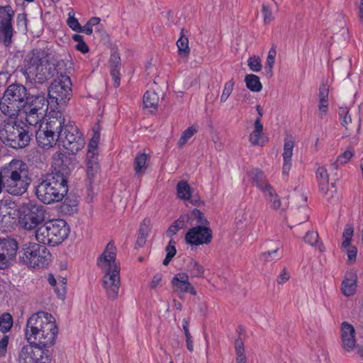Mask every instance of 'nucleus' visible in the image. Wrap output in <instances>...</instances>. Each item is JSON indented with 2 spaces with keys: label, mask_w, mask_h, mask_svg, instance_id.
I'll return each instance as SVG.
<instances>
[{
  "label": "nucleus",
  "mask_w": 363,
  "mask_h": 363,
  "mask_svg": "<svg viewBox=\"0 0 363 363\" xmlns=\"http://www.w3.org/2000/svg\"><path fill=\"white\" fill-rule=\"evenodd\" d=\"M57 334L58 328L52 315L44 311L32 314L25 328V337L29 345L18 352V363H50L48 348L55 345Z\"/></svg>",
  "instance_id": "obj_1"
},
{
  "label": "nucleus",
  "mask_w": 363,
  "mask_h": 363,
  "mask_svg": "<svg viewBox=\"0 0 363 363\" xmlns=\"http://www.w3.org/2000/svg\"><path fill=\"white\" fill-rule=\"evenodd\" d=\"M61 64L64 62H52L48 50L35 49L25 56L20 70L27 83L43 84L55 75L57 67Z\"/></svg>",
  "instance_id": "obj_2"
},
{
  "label": "nucleus",
  "mask_w": 363,
  "mask_h": 363,
  "mask_svg": "<svg viewBox=\"0 0 363 363\" xmlns=\"http://www.w3.org/2000/svg\"><path fill=\"white\" fill-rule=\"evenodd\" d=\"M30 184L27 164L13 160L0 170V193L3 189L13 196H21Z\"/></svg>",
  "instance_id": "obj_3"
},
{
  "label": "nucleus",
  "mask_w": 363,
  "mask_h": 363,
  "mask_svg": "<svg viewBox=\"0 0 363 363\" xmlns=\"http://www.w3.org/2000/svg\"><path fill=\"white\" fill-rule=\"evenodd\" d=\"M67 191V177L59 172L47 175L35 186L37 198L45 204L61 201Z\"/></svg>",
  "instance_id": "obj_4"
},
{
  "label": "nucleus",
  "mask_w": 363,
  "mask_h": 363,
  "mask_svg": "<svg viewBox=\"0 0 363 363\" xmlns=\"http://www.w3.org/2000/svg\"><path fill=\"white\" fill-rule=\"evenodd\" d=\"M0 139L12 148H23L29 144L30 135L27 125L11 118L4 121L0 126Z\"/></svg>",
  "instance_id": "obj_5"
},
{
  "label": "nucleus",
  "mask_w": 363,
  "mask_h": 363,
  "mask_svg": "<svg viewBox=\"0 0 363 363\" xmlns=\"http://www.w3.org/2000/svg\"><path fill=\"white\" fill-rule=\"evenodd\" d=\"M69 228L63 219L46 221L35 230V239L39 243L50 246L61 244L69 235Z\"/></svg>",
  "instance_id": "obj_6"
},
{
  "label": "nucleus",
  "mask_w": 363,
  "mask_h": 363,
  "mask_svg": "<svg viewBox=\"0 0 363 363\" xmlns=\"http://www.w3.org/2000/svg\"><path fill=\"white\" fill-rule=\"evenodd\" d=\"M64 123L65 118L61 113L51 115L46 119L45 123H40L35 133L38 145L43 149H50L57 142L60 143V130Z\"/></svg>",
  "instance_id": "obj_7"
},
{
  "label": "nucleus",
  "mask_w": 363,
  "mask_h": 363,
  "mask_svg": "<svg viewBox=\"0 0 363 363\" xmlns=\"http://www.w3.org/2000/svg\"><path fill=\"white\" fill-rule=\"evenodd\" d=\"M26 88L20 84L9 85L0 100V110L6 116H15L28 98Z\"/></svg>",
  "instance_id": "obj_8"
},
{
  "label": "nucleus",
  "mask_w": 363,
  "mask_h": 363,
  "mask_svg": "<svg viewBox=\"0 0 363 363\" xmlns=\"http://www.w3.org/2000/svg\"><path fill=\"white\" fill-rule=\"evenodd\" d=\"M19 259L28 267H44L50 261L51 254L45 246L30 242L23 245L19 252Z\"/></svg>",
  "instance_id": "obj_9"
},
{
  "label": "nucleus",
  "mask_w": 363,
  "mask_h": 363,
  "mask_svg": "<svg viewBox=\"0 0 363 363\" xmlns=\"http://www.w3.org/2000/svg\"><path fill=\"white\" fill-rule=\"evenodd\" d=\"M56 78L48 88V103L57 105L66 104L72 96V84L69 76L60 72H55Z\"/></svg>",
  "instance_id": "obj_10"
},
{
  "label": "nucleus",
  "mask_w": 363,
  "mask_h": 363,
  "mask_svg": "<svg viewBox=\"0 0 363 363\" xmlns=\"http://www.w3.org/2000/svg\"><path fill=\"white\" fill-rule=\"evenodd\" d=\"M48 103L43 95H31L26 98L21 111L28 125L35 127L41 123L46 114Z\"/></svg>",
  "instance_id": "obj_11"
},
{
  "label": "nucleus",
  "mask_w": 363,
  "mask_h": 363,
  "mask_svg": "<svg viewBox=\"0 0 363 363\" xmlns=\"http://www.w3.org/2000/svg\"><path fill=\"white\" fill-rule=\"evenodd\" d=\"M85 145L84 139L79 132L78 128L73 121L64 123L60 130V144L67 153L76 154L83 149Z\"/></svg>",
  "instance_id": "obj_12"
},
{
  "label": "nucleus",
  "mask_w": 363,
  "mask_h": 363,
  "mask_svg": "<svg viewBox=\"0 0 363 363\" xmlns=\"http://www.w3.org/2000/svg\"><path fill=\"white\" fill-rule=\"evenodd\" d=\"M45 220V211L40 205L29 203L22 207L19 216V223L27 230L40 227Z\"/></svg>",
  "instance_id": "obj_13"
},
{
  "label": "nucleus",
  "mask_w": 363,
  "mask_h": 363,
  "mask_svg": "<svg viewBox=\"0 0 363 363\" xmlns=\"http://www.w3.org/2000/svg\"><path fill=\"white\" fill-rule=\"evenodd\" d=\"M97 265L103 272L121 270L120 264L116 262V247L113 242H109L107 244L97 259Z\"/></svg>",
  "instance_id": "obj_14"
},
{
  "label": "nucleus",
  "mask_w": 363,
  "mask_h": 363,
  "mask_svg": "<svg viewBox=\"0 0 363 363\" xmlns=\"http://www.w3.org/2000/svg\"><path fill=\"white\" fill-rule=\"evenodd\" d=\"M121 270L104 272L102 286L109 300H116L118 297L121 286Z\"/></svg>",
  "instance_id": "obj_15"
},
{
  "label": "nucleus",
  "mask_w": 363,
  "mask_h": 363,
  "mask_svg": "<svg viewBox=\"0 0 363 363\" xmlns=\"http://www.w3.org/2000/svg\"><path fill=\"white\" fill-rule=\"evenodd\" d=\"M211 230L201 225L190 228L185 235L186 243L196 246L208 244L211 241Z\"/></svg>",
  "instance_id": "obj_16"
},
{
  "label": "nucleus",
  "mask_w": 363,
  "mask_h": 363,
  "mask_svg": "<svg viewBox=\"0 0 363 363\" xmlns=\"http://www.w3.org/2000/svg\"><path fill=\"white\" fill-rule=\"evenodd\" d=\"M17 250L18 244L15 240H0V269H4L15 258Z\"/></svg>",
  "instance_id": "obj_17"
},
{
  "label": "nucleus",
  "mask_w": 363,
  "mask_h": 363,
  "mask_svg": "<svg viewBox=\"0 0 363 363\" xmlns=\"http://www.w3.org/2000/svg\"><path fill=\"white\" fill-rule=\"evenodd\" d=\"M171 284L174 291L179 294L186 293L194 296L196 294V291L189 282V275L186 273L182 272L175 274L171 281Z\"/></svg>",
  "instance_id": "obj_18"
},
{
  "label": "nucleus",
  "mask_w": 363,
  "mask_h": 363,
  "mask_svg": "<svg viewBox=\"0 0 363 363\" xmlns=\"http://www.w3.org/2000/svg\"><path fill=\"white\" fill-rule=\"evenodd\" d=\"M341 340L344 350L352 352L358 346L356 343L354 328L347 322L341 324Z\"/></svg>",
  "instance_id": "obj_19"
},
{
  "label": "nucleus",
  "mask_w": 363,
  "mask_h": 363,
  "mask_svg": "<svg viewBox=\"0 0 363 363\" xmlns=\"http://www.w3.org/2000/svg\"><path fill=\"white\" fill-rule=\"evenodd\" d=\"M177 193L179 199L189 201L194 206H199L201 203L198 197L192 196L191 189L186 182L182 181L177 184Z\"/></svg>",
  "instance_id": "obj_20"
},
{
  "label": "nucleus",
  "mask_w": 363,
  "mask_h": 363,
  "mask_svg": "<svg viewBox=\"0 0 363 363\" xmlns=\"http://www.w3.org/2000/svg\"><path fill=\"white\" fill-rule=\"evenodd\" d=\"M294 147V142L291 138H287L284 140V151L282 153L284 160L282 173L284 175H288L291 169Z\"/></svg>",
  "instance_id": "obj_21"
},
{
  "label": "nucleus",
  "mask_w": 363,
  "mask_h": 363,
  "mask_svg": "<svg viewBox=\"0 0 363 363\" xmlns=\"http://www.w3.org/2000/svg\"><path fill=\"white\" fill-rule=\"evenodd\" d=\"M264 126L259 118L254 122V129L249 135V141L253 146H263L268 140L263 136Z\"/></svg>",
  "instance_id": "obj_22"
},
{
  "label": "nucleus",
  "mask_w": 363,
  "mask_h": 363,
  "mask_svg": "<svg viewBox=\"0 0 363 363\" xmlns=\"http://www.w3.org/2000/svg\"><path fill=\"white\" fill-rule=\"evenodd\" d=\"M315 177L320 191L327 195L330 187H333V183H329V174L327 169L323 167H319L315 172Z\"/></svg>",
  "instance_id": "obj_23"
},
{
  "label": "nucleus",
  "mask_w": 363,
  "mask_h": 363,
  "mask_svg": "<svg viewBox=\"0 0 363 363\" xmlns=\"http://www.w3.org/2000/svg\"><path fill=\"white\" fill-rule=\"evenodd\" d=\"M357 277L355 273L350 272L347 274L342 283V292L345 296L354 294L357 288Z\"/></svg>",
  "instance_id": "obj_24"
},
{
  "label": "nucleus",
  "mask_w": 363,
  "mask_h": 363,
  "mask_svg": "<svg viewBox=\"0 0 363 363\" xmlns=\"http://www.w3.org/2000/svg\"><path fill=\"white\" fill-rule=\"evenodd\" d=\"M251 180L262 193L272 186L267 181L264 172L259 169H255L251 172Z\"/></svg>",
  "instance_id": "obj_25"
},
{
  "label": "nucleus",
  "mask_w": 363,
  "mask_h": 363,
  "mask_svg": "<svg viewBox=\"0 0 363 363\" xmlns=\"http://www.w3.org/2000/svg\"><path fill=\"white\" fill-rule=\"evenodd\" d=\"M99 170L98 155L88 156L86 155V174L90 183L94 182Z\"/></svg>",
  "instance_id": "obj_26"
},
{
  "label": "nucleus",
  "mask_w": 363,
  "mask_h": 363,
  "mask_svg": "<svg viewBox=\"0 0 363 363\" xmlns=\"http://www.w3.org/2000/svg\"><path fill=\"white\" fill-rule=\"evenodd\" d=\"M160 98L158 94L152 90H147L143 96V105L145 108L152 112L157 109Z\"/></svg>",
  "instance_id": "obj_27"
},
{
  "label": "nucleus",
  "mask_w": 363,
  "mask_h": 363,
  "mask_svg": "<svg viewBox=\"0 0 363 363\" xmlns=\"http://www.w3.org/2000/svg\"><path fill=\"white\" fill-rule=\"evenodd\" d=\"M189 222V216L188 214L182 215L179 218L174 221L168 228L167 235L172 237L177 234L181 230L187 227V223Z\"/></svg>",
  "instance_id": "obj_28"
},
{
  "label": "nucleus",
  "mask_w": 363,
  "mask_h": 363,
  "mask_svg": "<svg viewBox=\"0 0 363 363\" xmlns=\"http://www.w3.org/2000/svg\"><path fill=\"white\" fill-rule=\"evenodd\" d=\"M147 155L145 153L138 154L135 156L133 166L137 177H141L145 174L147 169Z\"/></svg>",
  "instance_id": "obj_29"
},
{
  "label": "nucleus",
  "mask_w": 363,
  "mask_h": 363,
  "mask_svg": "<svg viewBox=\"0 0 363 363\" xmlns=\"http://www.w3.org/2000/svg\"><path fill=\"white\" fill-rule=\"evenodd\" d=\"M303 240L307 244L316 247L320 252H325V248L323 242L319 240L318 234L316 231L307 232Z\"/></svg>",
  "instance_id": "obj_30"
},
{
  "label": "nucleus",
  "mask_w": 363,
  "mask_h": 363,
  "mask_svg": "<svg viewBox=\"0 0 363 363\" xmlns=\"http://www.w3.org/2000/svg\"><path fill=\"white\" fill-rule=\"evenodd\" d=\"M14 11L11 6H0V26H12Z\"/></svg>",
  "instance_id": "obj_31"
},
{
  "label": "nucleus",
  "mask_w": 363,
  "mask_h": 363,
  "mask_svg": "<svg viewBox=\"0 0 363 363\" xmlns=\"http://www.w3.org/2000/svg\"><path fill=\"white\" fill-rule=\"evenodd\" d=\"M246 86L253 92H259L262 89V85L259 77L253 74H247L245 77Z\"/></svg>",
  "instance_id": "obj_32"
},
{
  "label": "nucleus",
  "mask_w": 363,
  "mask_h": 363,
  "mask_svg": "<svg viewBox=\"0 0 363 363\" xmlns=\"http://www.w3.org/2000/svg\"><path fill=\"white\" fill-rule=\"evenodd\" d=\"M263 194L264 196L267 198V200L272 208L275 210L280 208L281 204V199L272 186L268 189Z\"/></svg>",
  "instance_id": "obj_33"
},
{
  "label": "nucleus",
  "mask_w": 363,
  "mask_h": 363,
  "mask_svg": "<svg viewBox=\"0 0 363 363\" xmlns=\"http://www.w3.org/2000/svg\"><path fill=\"white\" fill-rule=\"evenodd\" d=\"M186 269L191 277H201L204 274L203 267L194 259H191L188 262Z\"/></svg>",
  "instance_id": "obj_34"
},
{
  "label": "nucleus",
  "mask_w": 363,
  "mask_h": 363,
  "mask_svg": "<svg viewBox=\"0 0 363 363\" xmlns=\"http://www.w3.org/2000/svg\"><path fill=\"white\" fill-rule=\"evenodd\" d=\"M13 34L12 26H0V40L6 46L11 45Z\"/></svg>",
  "instance_id": "obj_35"
},
{
  "label": "nucleus",
  "mask_w": 363,
  "mask_h": 363,
  "mask_svg": "<svg viewBox=\"0 0 363 363\" xmlns=\"http://www.w3.org/2000/svg\"><path fill=\"white\" fill-rule=\"evenodd\" d=\"M178 52L180 57L186 59L190 52L189 47V39L186 37L181 36L177 42Z\"/></svg>",
  "instance_id": "obj_36"
},
{
  "label": "nucleus",
  "mask_w": 363,
  "mask_h": 363,
  "mask_svg": "<svg viewBox=\"0 0 363 363\" xmlns=\"http://www.w3.org/2000/svg\"><path fill=\"white\" fill-rule=\"evenodd\" d=\"M235 363H247V357L245 353L244 343L242 340L238 339L235 342Z\"/></svg>",
  "instance_id": "obj_37"
},
{
  "label": "nucleus",
  "mask_w": 363,
  "mask_h": 363,
  "mask_svg": "<svg viewBox=\"0 0 363 363\" xmlns=\"http://www.w3.org/2000/svg\"><path fill=\"white\" fill-rule=\"evenodd\" d=\"M277 55V51L275 47H272L268 52L266 63H265V69L267 74L272 77L273 75V67L275 62V57Z\"/></svg>",
  "instance_id": "obj_38"
},
{
  "label": "nucleus",
  "mask_w": 363,
  "mask_h": 363,
  "mask_svg": "<svg viewBox=\"0 0 363 363\" xmlns=\"http://www.w3.org/2000/svg\"><path fill=\"white\" fill-rule=\"evenodd\" d=\"M198 132V126L192 125L186 129L182 134L179 141L178 145L179 147L184 146L188 140Z\"/></svg>",
  "instance_id": "obj_39"
},
{
  "label": "nucleus",
  "mask_w": 363,
  "mask_h": 363,
  "mask_svg": "<svg viewBox=\"0 0 363 363\" xmlns=\"http://www.w3.org/2000/svg\"><path fill=\"white\" fill-rule=\"evenodd\" d=\"M100 140V134L99 132H94L93 137L88 144L87 155H98V145Z\"/></svg>",
  "instance_id": "obj_40"
},
{
  "label": "nucleus",
  "mask_w": 363,
  "mask_h": 363,
  "mask_svg": "<svg viewBox=\"0 0 363 363\" xmlns=\"http://www.w3.org/2000/svg\"><path fill=\"white\" fill-rule=\"evenodd\" d=\"M279 250V247L277 246L276 248L272 250L262 252L259 258L263 262H272L274 260L279 259H281V255L278 254Z\"/></svg>",
  "instance_id": "obj_41"
},
{
  "label": "nucleus",
  "mask_w": 363,
  "mask_h": 363,
  "mask_svg": "<svg viewBox=\"0 0 363 363\" xmlns=\"http://www.w3.org/2000/svg\"><path fill=\"white\" fill-rule=\"evenodd\" d=\"M13 325V318L9 313H4L0 316V331L8 332Z\"/></svg>",
  "instance_id": "obj_42"
},
{
  "label": "nucleus",
  "mask_w": 363,
  "mask_h": 363,
  "mask_svg": "<svg viewBox=\"0 0 363 363\" xmlns=\"http://www.w3.org/2000/svg\"><path fill=\"white\" fill-rule=\"evenodd\" d=\"M353 227L351 225H346L342 233L343 240L342 242V247L343 248H346L350 245L353 237Z\"/></svg>",
  "instance_id": "obj_43"
},
{
  "label": "nucleus",
  "mask_w": 363,
  "mask_h": 363,
  "mask_svg": "<svg viewBox=\"0 0 363 363\" xmlns=\"http://www.w3.org/2000/svg\"><path fill=\"white\" fill-rule=\"evenodd\" d=\"M247 65L250 69L254 72H259L262 67L261 59L257 55L250 56L247 60Z\"/></svg>",
  "instance_id": "obj_44"
},
{
  "label": "nucleus",
  "mask_w": 363,
  "mask_h": 363,
  "mask_svg": "<svg viewBox=\"0 0 363 363\" xmlns=\"http://www.w3.org/2000/svg\"><path fill=\"white\" fill-rule=\"evenodd\" d=\"M72 39L74 42L77 43L75 45L76 50L78 51L85 54L89 52V47L86 43L84 40V38L82 35L79 34H74L72 36Z\"/></svg>",
  "instance_id": "obj_45"
},
{
  "label": "nucleus",
  "mask_w": 363,
  "mask_h": 363,
  "mask_svg": "<svg viewBox=\"0 0 363 363\" xmlns=\"http://www.w3.org/2000/svg\"><path fill=\"white\" fill-rule=\"evenodd\" d=\"M353 156L354 151L352 150L348 149L345 150L344 152H342L337 157L335 162V166L338 167L340 165H344L347 164Z\"/></svg>",
  "instance_id": "obj_46"
},
{
  "label": "nucleus",
  "mask_w": 363,
  "mask_h": 363,
  "mask_svg": "<svg viewBox=\"0 0 363 363\" xmlns=\"http://www.w3.org/2000/svg\"><path fill=\"white\" fill-rule=\"evenodd\" d=\"M115 58L116 60V65L115 66H113L111 69V76L113 80V85L114 86L117 87L120 84V72L119 68L118 66V64L119 63L118 60L119 58L116 55H111V60Z\"/></svg>",
  "instance_id": "obj_47"
},
{
  "label": "nucleus",
  "mask_w": 363,
  "mask_h": 363,
  "mask_svg": "<svg viewBox=\"0 0 363 363\" xmlns=\"http://www.w3.org/2000/svg\"><path fill=\"white\" fill-rule=\"evenodd\" d=\"M234 84L235 83L233 79L228 81L225 84L222 94L220 96L221 103L225 102L228 97L230 96L234 88Z\"/></svg>",
  "instance_id": "obj_48"
},
{
  "label": "nucleus",
  "mask_w": 363,
  "mask_h": 363,
  "mask_svg": "<svg viewBox=\"0 0 363 363\" xmlns=\"http://www.w3.org/2000/svg\"><path fill=\"white\" fill-rule=\"evenodd\" d=\"M55 293L60 299H64L66 294V280L64 278L58 279L55 286Z\"/></svg>",
  "instance_id": "obj_49"
},
{
  "label": "nucleus",
  "mask_w": 363,
  "mask_h": 363,
  "mask_svg": "<svg viewBox=\"0 0 363 363\" xmlns=\"http://www.w3.org/2000/svg\"><path fill=\"white\" fill-rule=\"evenodd\" d=\"M262 13L265 23H271L274 18L271 7L266 4H262Z\"/></svg>",
  "instance_id": "obj_50"
},
{
  "label": "nucleus",
  "mask_w": 363,
  "mask_h": 363,
  "mask_svg": "<svg viewBox=\"0 0 363 363\" xmlns=\"http://www.w3.org/2000/svg\"><path fill=\"white\" fill-rule=\"evenodd\" d=\"M151 230V220L150 218H145L140 223L139 232L140 235H144L148 237Z\"/></svg>",
  "instance_id": "obj_51"
},
{
  "label": "nucleus",
  "mask_w": 363,
  "mask_h": 363,
  "mask_svg": "<svg viewBox=\"0 0 363 363\" xmlns=\"http://www.w3.org/2000/svg\"><path fill=\"white\" fill-rule=\"evenodd\" d=\"M189 221L196 220L197 223L201 224V225L204 224L206 221L203 216V213L196 208L194 209L192 211L191 215H189Z\"/></svg>",
  "instance_id": "obj_52"
},
{
  "label": "nucleus",
  "mask_w": 363,
  "mask_h": 363,
  "mask_svg": "<svg viewBox=\"0 0 363 363\" xmlns=\"http://www.w3.org/2000/svg\"><path fill=\"white\" fill-rule=\"evenodd\" d=\"M67 23L72 30L79 33L81 26L78 20L74 16V15L71 16L70 13H69V18H67Z\"/></svg>",
  "instance_id": "obj_53"
},
{
  "label": "nucleus",
  "mask_w": 363,
  "mask_h": 363,
  "mask_svg": "<svg viewBox=\"0 0 363 363\" xmlns=\"http://www.w3.org/2000/svg\"><path fill=\"white\" fill-rule=\"evenodd\" d=\"M328 100H319L318 102V115L320 118L325 116L328 111Z\"/></svg>",
  "instance_id": "obj_54"
},
{
  "label": "nucleus",
  "mask_w": 363,
  "mask_h": 363,
  "mask_svg": "<svg viewBox=\"0 0 363 363\" xmlns=\"http://www.w3.org/2000/svg\"><path fill=\"white\" fill-rule=\"evenodd\" d=\"M9 336L4 335L0 340V358L5 357L9 344Z\"/></svg>",
  "instance_id": "obj_55"
},
{
  "label": "nucleus",
  "mask_w": 363,
  "mask_h": 363,
  "mask_svg": "<svg viewBox=\"0 0 363 363\" xmlns=\"http://www.w3.org/2000/svg\"><path fill=\"white\" fill-rule=\"evenodd\" d=\"M176 242L174 241L173 240H171L168 244V245L166 247V252H167V256H168L169 257H172L173 258L175 255H176V252H177V250H176Z\"/></svg>",
  "instance_id": "obj_56"
},
{
  "label": "nucleus",
  "mask_w": 363,
  "mask_h": 363,
  "mask_svg": "<svg viewBox=\"0 0 363 363\" xmlns=\"http://www.w3.org/2000/svg\"><path fill=\"white\" fill-rule=\"evenodd\" d=\"M329 88L326 84H322L319 89V100H328Z\"/></svg>",
  "instance_id": "obj_57"
},
{
  "label": "nucleus",
  "mask_w": 363,
  "mask_h": 363,
  "mask_svg": "<svg viewBox=\"0 0 363 363\" xmlns=\"http://www.w3.org/2000/svg\"><path fill=\"white\" fill-rule=\"evenodd\" d=\"M290 278L289 273L287 272L286 269H284L279 275L277 277V282L278 284H284L286 283Z\"/></svg>",
  "instance_id": "obj_58"
},
{
  "label": "nucleus",
  "mask_w": 363,
  "mask_h": 363,
  "mask_svg": "<svg viewBox=\"0 0 363 363\" xmlns=\"http://www.w3.org/2000/svg\"><path fill=\"white\" fill-rule=\"evenodd\" d=\"M162 280V275L161 274H156L153 277V278L150 284V288H152V289L157 288L159 285H160Z\"/></svg>",
  "instance_id": "obj_59"
},
{
  "label": "nucleus",
  "mask_w": 363,
  "mask_h": 363,
  "mask_svg": "<svg viewBox=\"0 0 363 363\" xmlns=\"http://www.w3.org/2000/svg\"><path fill=\"white\" fill-rule=\"evenodd\" d=\"M9 204V203H8L7 200H0V218L5 217L6 214L9 213V212H7V206Z\"/></svg>",
  "instance_id": "obj_60"
},
{
  "label": "nucleus",
  "mask_w": 363,
  "mask_h": 363,
  "mask_svg": "<svg viewBox=\"0 0 363 363\" xmlns=\"http://www.w3.org/2000/svg\"><path fill=\"white\" fill-rule=\"evenodd\" d=\"M347 257L348 260L350 262H354L357 258V249L356 247L352 246L347 250Z\"/></svg>",
  "instance_id": "obj_61"
},
{
  "label": "nucleus",
  "mask_w": 363,
  "mask_h": 363,
  "mask_svg": "<svg viewBox=\"0 0 363 363\" xmlns=\"http://www.w3.org/2000/svg\"><path fill=\"white\" fill-rule=\"evenodd\" d=\"M187 350L192 352L194 351V342L191 333L185 335Z\"/></svg>",
  "instance_id": "obj_62"
},
{
  "label": "nucleus",
  "mask_w": 363,
  "mask_h": 363,
  "mask_svg": "<svg viewBox=\"0 0 363 363\" xmlns=\"http://www.w3.org/2000/svg\"><path fill=\"white\" fill-rule=\"evenodd\" d=\"M93 32V27L89 24V21L82 27L81 26V30L79 33H84L86 35H91Z\"/></svg>",
  "instance_id": "obj_63"
},
{
  "label": "nucleus",
  "mask_w": 363,
  "mask_h": 363,
  "mask_svg": "<svg viewBox=\"0 0 363 363\" xmlns=\"http://www.w3.org/2000/svg\"><path fill=\"white\" fill-rule=\"evenodd\" d=\"M147 238V236L144 235H140V233H138L136 244L139 247H143L144 245L146 243Z\"/></svg>",
  "instance_id": "obj_64"
}]
</instances>
